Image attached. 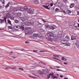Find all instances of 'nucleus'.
<instances>
[{"instance_id": "obj_1", "label": "nucleus", "mask_w": 79, "mask_h": 79, "mask_svg": "<svg viewBox=\"0 0 79 79\" xmlns=\"http://www.w3.org/2000/svg\"><path fill=\"white\" fill-rule=\"evenodd\" d=\"M69 40V37L68 36H66L64 38L62 39L61 41V45L62 44L64 45V44H66V43L63 42H68Z\"/></svg>"}, {"instance_id": "obj_2", "label": "nucleus", "mask_w": 79, "mask_h": 79, "mask_svg": "<svg viewBox=\"0 0 79 79\" xmlns=\"http://www.w3.org/2000/svg\"><path fill=\"white\" fill-rule=\"evenodd\" d=\"M29 7H27V6H25L24 7H19V11H23L24 10H25V11H26L28 10L29 9Z\"/></svg>"}, {"instance_id": "obj_3", "label": "nucleus", "mask_w": 79, "mask_h": 79, "mask_svg": "<svg viewBox=\"0 0 79 79\" xmlns=\"http://www.w3.org/2000/svg\"><path fill=\"white\" fill-rule=\"evenodd\" d=\"M26 31L25 32V35H27L29 34V31L31 30V27H27L25 28V29Z\"/></svg>"}, {"instance_id": "obj_4", "label": "nucleus", "mask_w": 79, "mask_h": 79, "mask_svg": "<svg viewBox=\"0 0 79 79\" xmlns=\"http://www.w3.org/2000/svg\"><path fill=\"white\" fill-rule=\"evenodd\" d=\"M6 17H5L4 18V22L7 25V21H6V18H10V17L11 16V15H10V13H8L6 15Z\"/></svg>"}, {"instance_id": "obj_5", "label": "nucleus", "mask_w": 79, "mask_h": 79, "mask_svg": "<svg viewBox=\"0 0 79 79\" xmlns=\"http://www.w3.org/2000/svg\"><path fill=\"white\" fill-rule=\"evenodd\" d=\"M47 36H48V37H51V38H53V34L52 33H51V32H49L48 34H47Z\"/></svg>"}, {"instance_id": "obj_6", "label": "nucleus", "mask_w": 79, "mask_h": 79, "mask_svg": "<svg viewBox=\"0 0 79 79\" xmlns=\"http://www.w3.org/2000/svg\"><path fill=\"white\" fill-rule=\"evenodd\" d=\"M27 13L29 14H32L33 13V10L31 8H29L28 9Z\"/></svg>"}, {"instance_id": "obj_7", "label": "nucleus", "mask_w": 79, "mask_h": 79, "mask_svg": "<svg viewBox=\"0 0 79 79\" xmlns=\"http://www.w3.org/2000/svg\"><path fill=\"white\" fill-rule=\"evenodd\" d=\"M46 5H48V6H45L44 5H43V6L45 8H46V9H48V10H50V8H48V6H50V4L48 3H47Z\"/></svg>"}, {"instance_id": "obj_8", "label": "nucleus", "mask_w": 79, "mask_h": 79, "mask_svg": "<svg viewBox=\"0 0 79 79\" xmlns=\"http://www.w3.org/2000/svg\"><path fill=\"white\" fill-rule=\"evenodd\" d=\"M71 40H76L77 39H76V37L74 36H73V35L71 36Z\"/></svg>"}, {"instance_id": "obj_9", "label": "nucleus", "mask_w": 79, "mask_h": 79, "mask_svg": "<svg viewBox=\"0 0 79 79\" xmlns=\"http://www.w3.org/2000/svg\"><path fill=\"white\" fill-rule=\"evenodd\" d=\"M24 23L26 26H30V23L27 21H25Z\"/></svg>"}, {"instance_id": "obj_10", "label": "nucleus", "mask_w": 79, "mask_h": 79, "mask_svg": "<svg viewBox=\"0 0 79 79\" xmlns=\"http://www.w3.org/2000/svg\"><path fill=\"white\" fill-rule=\"evenodd\" d=\"M34 2L35 4H36V5H37V4H38L39 3V1L38 0H35L34 1Z\"/></svg>"}, {"instance_id": "obj_11", "label": "nucleus", "mask_w": 79, "mask_h": 79, "mask_svg": "<svg viewBox=\"0 0 79 79\" xmlns=\"http://www.w3.org/2000/svg\"><path fill=\"white\" fill-rule=\"evenodd\" d=\"M19 26H15L14 27V29L15 30H18V29H19Z\"/></svg>"}, {"instance_id": "obj_12", "label": "nucleus", "mask_w": 79, "mask_h": 79, "mask_svg": "<svg viewBox=\"0 0 79 79\" xmlns=\"http://www.w3.org/2000/svg\"><path fill=\"white\" fill-rule=\"evenodd\" d=\"M53 38H52L51 37H48V40L49 41H51V42H52L53 41Z\"/></svg>"}, {"instance_id": "obj_13", "label": "nucleus", "mask_w": 79, "mask_h": 79, "mask_svg": "<svg viewBox=\"0 0 79 79\" xmlns=\"http://www.w3.org/2000/svg\"><path fill=\"white\" fill-rule=\"evenodd\" d=\"M7 23H8V24H10V25H11V26H12V24H11V21H10V19H7Z\"/></svg>"}, {"instance_id": "obj_14", "label": "nucleus", "mask_w": 79, "mask_h": 79, "mask_svg": "<svg viewBox=\"0 0 79 79\" xmlns=\"http://www.w3.org/2000/svg\"><path fill=\"white\" fill-rule=\"evenodd\" d=\"M20 19L22 21H24V23L25 21H26V19L24 17H21Z\"/></svg>"}, {"instance_id": "obj_15", "label": "nucleus", "mask_w": 79, "mask_h": 79, "mask_svg": "<svg viewBox=\"0 0 79 79\" xmlns=\"http://www.w3.org/2000/svg\"><path fill=\"white\" fill-rule=\"evenodd\" d=\"M33 36L35 37H38L39 34H33Z\"/></svg>"}, {"instance_id": "obj_16", "label": "nucleus", "mask_w": 79, "mask_h": 79, "mask_svg": "<svg viewBox=\"0 0 79 79\" xmlns=\"http://www.w3.org/2000/svg\"><path fill=\"white\" fill-rule=\"evenodd\" d=\"M22 14L20 12H18L17 13V15L18 16H19V17H20L21 16Z\"/></svg>"}, {"instance_id": "obj_17", "label": "nucleus", "mask_w": 79, "mask_h": 79, "mask_svg": "<svg viewBox=\"0 0 79 79\" xmlns=\"http://www.w3.org/2000/svg\"><path fill=\"white\" fill-rule=\"evenodd\" d=\"M45 26L48 29H50V26L48 25H45Z\"/></svg>"}, {"instance_id": "obj_18", "label": "nucleus", "mask_w": 79, "mask_h": 79, "mask_svg": "<svg viewBox=\"0 0 79 79\" xmlns=\"http://www.w3.org/2000/svg\"><path fill=\"white\" fill-rule=\"evenodd\" d=\"M51 75H52V73H49L48 75L47 76L48 79H49L51 76Z\"/></svg>"}, {"instance_id": "obj_19", "label": "nucleus", "mask_w": 79, "mask_h": 79, "mask_svg": "<svg viewBox=\"0 0 79 79\" xmlns=\"http://www.w3.org/2000/svg\"><path fill=\"white\" fill-rule=\"evenodd\" d=\"M13 11H18V10L17 8H14L13 9Z\"/></svg>"}, {"instance_id": "obj_20", "label": "nucleus", "mask_w": 79, "mask_h": 79, "mask_svg": "<svg viewBox=\"0 0 79 79\" xmlns=\"http://www.w3.org/2000/svg\"><path fill=\"white\" fill-rule=\"evenodd\" d=\"M11 2H9L6 5V8H8L10 6V4Z\"/></svg>"}, {"instance_id": "obj_21", "label": "nucleus", "mask_w": 79, "mask_h": 79, "mask_svg": "<svg viewBox=\"0 0 79 79\" xmlns=\"http://www.w3.org/2000/svg\"><path fill=\"white\" fill-rule=\"evenodd\" d=\"M50 29L51 30H53V29H55V27L52 26H50Z\"/></svg>"}, {"instance_id": "obj_22", "label": "nucleus", "mask_w": 79, "mask_h": 79, "mask_svg": "<svg viewBox=\"0 0 79 79\" xmlns=\"http://www.w3.org/2000/svg\"><path fill=\"white\" fill-rule=\"evenodd\" d=\"M69 6L70 8H73V7L74 6V4L73 3L71 4Z\"/></svg>"}, {"instance_id": "obj_23", "label": "nucleus", "mask_w": 79, "mask_h": 79, "mask_svg": "<svg viewBox=\"0 0 79 79\" xmlns=\"http://www.w3.org/2000/svg\"><path fill=\"white\" fill-rule=\"evenodd\" d=\"M30 24H31V26H33L34 25V22L32 21H31L30 22Z\"/></svg>"}, {"instance_id": "obj_24", "label": "nucleus", "mask_w": 79, "mask_h": 79, "mask_svg": "<svg viewBox=\"0 0 79 79\" xmlns=\"http://www.w3.org/2000/svg\"><path fill=\"white\" fill-rule=\"evenodd\" d=\"M0 21L1 22H0ZM0 22L1 24H2V23H4V20L0 19Z\"/></svg>"}, {"instance_id": "obj_25", "label": "nucleus", "mask_w": 79, "mask_h": 79, "mask_svg": "<svg viewBox=\"0 0 79 79\" xmlns=\"http://www.w3.org/2000/svg\"><path fill=\"white\" fill-rule=\"evenodd\" d=\"M66 12L69 15L70 14H71V11L70 10H67Z\"/></svg>"}, {"instance_id": "obj_26", "label": "nucleus", "mask_w": 79, "mask_h": 79, "mask_svg": "<svg viewBox=\"0 0 79 79\" xmlns=\"http://www.w3.org/2000/svg\"><path fill=\"white\" fill-rule=\"evenodd\" d=\"M65 44L67 46H70V43H69L67 42L66 43H65Z\"/></svg>"}, {"instance_id": "obj_27", "label": "nucleus", "mask_w": 79, "mask_h": 79, "mask_svg": "<svg viewBox=\"0 0 79 79\" xmlns=\"http://www.w3.org/2000/svg\"><path fill=\"white\" fill-rule=\"evenodd\" d=\"M20 29H21L22 30H24V26L23 25H22L21 26H20Z\"/></svg>"}, {"instance_id": "obj_28", "label": "nucleus", "mask_w": 79, "mask_h": 79, "mask_svg": "<svg viewBox=\"0 0 79 79\" xmlns=\"http://www.w3.org/2000/svg\"><path fill=\"white\" fill-rule=\"evenodd\" d=\"M44 36H40V39L41 40H42V39H44Z\"/></svg>"}, {"instance_id": "obj_29", "label": "nucleus", "mask_w": 79, "mask_h": 79, "mask_svg": "<svg viewBox=\"0 0 79 79\" xmlns=\"http://www.w3.org/2000/svg\"><path fill=\"white\" fill-rule=\"evenodd\" d=\"M73 28L74 30H77V26H75Z\"/></svg>"}, {"instance_id": "obj_30", "label": "nucleus", "mask_w": 79, "mask_h": 79, "mask_svg": "<svg viewBox=\"0 0 79 79\" xmlns=\"http://www.w3.org/2000/svg\"><path fill=\"white\" fill-rule=\"evenodd\" d=\"M55 50H58L59 49V47H58V46L55 47Z\"/></svg>"}, {"instance_id": "obj_31", "label": "nucleus", "mask_w": 79, "mask_h": 79, "mask_svg": "<svg viewBox=\"0 0 79 79\" xmlns=\"http://www.w3.org/2000/svg\"><path fill=\"white\" fill-rule=\"evenodd\" d=\"M15 22L16 23H19V21H18V20L15 19Z\"/></svg>"}, {"instance_id": "obj_32", "label": "nucleus", "mask_w": 79, "mask_h": 79, "mask_svg": "<svg viewBox=\"0 0 79 79\" xmlns=\"http://www.w3.org/2000/svg\"><path fill=\"white\" fill-rule=\"evenodd\" d=\"M40 32H44V30L42 28H41L40 29Z\"/></svg>"}, {"instance_id": "obj_33", "label": "nucleus", "mask_w": 79, "mask_h": 79, "mask_svg": "<svg viewBox=\"0 0 79 79\" xmlns=\"http://www.w3.org/2000/svg\"><path fill=\"white\" fill-rule=\"evenodd\" d=\"M10 19H14V17H13L12 16H10Z\"/></svg>"}, {"instance_id": "obj_34", "label": "nucleus", "mask_w": 79, "mask_h": 79, "mask_svg": "<svg viewBox=\"0 0 79 79\" xmlns=\"http://www.w3.org/2000/svg\"><path fill=\"white\" fill-rule=\"evenodd\" d=\"M51 73L52 74V75H51V77L53 79V78H54V77L53 76V73Z\"/></svg>"}, {"instance_id": "obj_35", "label": "nucleus", "mask_w": 79, "mask_h": 79, "mask_svg": "<svg viewBox=\"0 0 79 79\" xmlns=\"http://www.w3.org/2000/svg\"><path fill=\"white\" fill-rule=\"evenodd\" d=\"M40 52H42V53H44V52H46V51L44 50H41L40 51Z\"/></svg>"}, {"instance_id": "obj_36", "label": "nucleus", "mask_w": 79, "mask_h": 79, "mask_svg": "<svg viewBox=\"0 0 79 79\" xmlns=\"http://www.w3.org/2000/svg\"><path fill=\"white\" fill-rule=\"evenodd\" d=\"M59 10H60L58 8H57L56 9V11H59Z\"/></svg>"}, {"instance_id": "obj_37", "label": "nucleus", "mask_w": 79, "mask_h": 79, "mask_svg": "<svg viewBox=\"0 0 79 79\" xmlns=\"http://www.w3.org/2000/svg\"><path fill=\"white\" fill-rule=\"evenodd\" d=\"M40 63H41V64H44V65H46V64L45 63H44L42 62L41 61Z\"/></svg>"}, {"instance_id": "obj_38", "label": "nucleus", "mask_w": 79, "mask_h": 79, "mask_svg": "<svg viewBox=\"0 0 79 79\" xmlns=\"http://www.w3.org/2000/svg\"><path fill=\"white\" fill-rule=\"evenodd\" d=\"M37 51H38V50H36V51H35V50H33V52L34 53H36V52H37Z\"/></svg>"}, {"instance_id": "obj_39", "label": "nucleus", "mask_w": 79, "mask_h": 79, "mask_svg": "<svg viewBox=\"0 0 79 79\" xmlns=\"http://www.w3.org/2000/svg\"><path fill=\"white\" fill-rule=\"evenodd\" d=\"M19 70H22V71H23L24 70V69L22 68H19Z\"/></svg>"}, {"instance_id": "obj_40", "label": "nucleus", "mask_w": 79, "mask_h": 79, "mask_svg": "<svg viewBox=\"0 0 79 79\" xmlns=\"http://www.w3.org/2000/svg\"><path fill=\"white\" fill-rule=\"evenodd\" d=\"M8 29H12L11 27V26H8Z\"/></svg>"}, {"instance_id": "obj_41", "label": "nucleus", "mask_w": 79, "mask_h": 79, "mask_svg": "<svg viewBox=\"0 0 79 79\" xmlns=\"http://www.w3.org/2000/svg\"><path fill=\"white\" fill-rule=\"evenodd\" d=\"M25 44H29L30 43H29V42H28V41H26L25 42Z\"/></svg>"}, {"instance_id": "obj_42", "label": "nucleus", "mask_w": 79, "mask_h": 79, "mask_svg": "<svg viewBox=\"0 0 79 79\" xmlns=\"http://www.w3.org/2000/svg\"><path fill=\"white\" fill-rule=\"evenodd\" d=\"M29 77H31V78H33L34 79H35V77H32L31 76H29Z\"/></svg>"}, {"instance_id": "obj_43", "label": "nucleus", "mask_w": 79, "mask_h": 79, "mask_svg": "<svg viewBox=\"0 0 79 79\" xmlns=\"http://www.w3.org/2000/svg\"><path fill=\"white\" fill-rule=\"evenodd\" d=\"M76 46H77V48H79V44H77Z\"/></svg>"}, {"instance_id": "obj_44", "label": "nucleus", "mask_w": 79, "mask_h": 79, "mask_svg": "<svg viewBox=\"0 0 79 79\" xmlns=\"http://www.w3.org/2000/svg\"><path fill=\"white\" fill-rule=\"evenodd\" d=\"M57 71H63V70H60V69H57L56 70Z\"/></svg>"}, {"instance_id": "obj_45", "label": "nucleus", "mask_w": 79, "mask_h": 79, "mask_svg": "<svg viewBox=\"0 0 79 79\" xmlns=\"http://www.w3.org/2000/svg\"><path fill=\"white\" fill-rule=\"evenodd\" d=\"M53 79H58L57 76H55L54 77Z\"/></svg>"}, {"instance_id": "obj_46", "label": "nucleus", "mask_w": 79, "mask_h": 79, "mask_svg": "<svg viewBox=\"0 0 79 79\" xmlns=\"http://www.w3.org/2000/svg\"><path fill=\"white\" fill-rule=\"evenodd\" d=\"M62 60H63V61H64V57H62L61 58Z\"/></svg>"}, {"instance_id": "obj_47", "label": "nucleus", "mask_w": 79, "mask_h": 79, "mask_svg": "<svg viewBox=\"0 0 79 79\" xmlns=\"http://www.w3.org/2000/svg\"><path fill=\"white\" fill-rule=\"evenodd\" d=\"M11 57L12 58H14V59H15V58H16V57L13 56H11Z\"/></svg>"}, {"instance_id": "obj_48", "label": "nucleus", "mask_w": 79, "mask_h": 79, "mask_svg": "<svg viewBox=\"0 0 79 79\" xmlns=\"http://www.w3.org/2000/svg\"><path fill=\"white\" fill-rule=\"evenodd\" d=\"M62 12L64 13H65V14H66V12H65V10H63L62 11Z\"/></svg>"}, {"instance_id": "obj_49", "label": "nucleus", "mask_w": 79, "mask_h": 79, "mask_svg": "<svg viewBox=\"0 0 79 79\" xmlns=\"http://www.w3.org/2000/svg\"><path fill=\"white\" fill-rule=\"evenodd\" d=\"M53 4L52 3H51L50 6H53Z\"/></svg>"}, {"instance_id": "obj_50", "label": "nucleus", "mask_w": 79, "mask_h": 79, "mask_svg": "<svg viewBox=\"0 0 79 79\" xmlns=\"http://www.w3.org/2000/svg\"><path fill=\"white\" fill-rule=\"evenodd\" d=\"M42 21H43L44 23H46V21L45 20H43V19H42Z\"/></svg>"}, {"instance_id": "obj_51", "label": "nucleus", "mask_w": 79, "mask_h": 79, "mask_svg": "<svg viewBox=\"0 0 79 79\" xmlns=\"http://www.w3.org/2000/svg\"><path fill=\"white\" fill-rule=\"evenodd\" d=\"M54 56L55 57H57V55H53L52 56Z\"/></svg>"}, {"instance_id": "obj_52", "label": "nucleus", "mask_w": 79, "mask_h": 79, "mask_svg": "<svg viewBox=\"0 0 79 79\" xmlns=\"http://www.w3.org/2000/svg\"><path fill=\"white\" fill-rule=\"evenodd\" d=\"M77 15H79V11H77Z\"/></svg>"}, {"instance_id": "obj_53", "label": "nucleus", "mask_w": 79, "mask_h": 79, "mask_svg": "<svg viewBox=\"0 0 79 79\" xmlns=\"http://www.w3.org/2000/svg\"><path fill=\"white\" fill-rule=\"evenodd\" d=\"M56 68H60V67L56 66Z\"/></svg>"}, {"instance_id": "obj_54", "label": "nucleus", "mask_w": 79, "mask_h": 79, "mask_svg": "<svg viewBox=\"0 0 79 79\" xmlns=\"http://www.w3.org/2000/svg\"><path fill=\"white\" fill-rule=\"evenodd\" d=\"M60 77H61V78H62V77H63V75H60Z\"/></svg>"}, {"instance_id": "obj_55", "label": "nucleus", "mask_w": 79, "mask_h": 79, "mask_svg": "<svg viewBox=\"0 0 79 79\" xmlns=\"http://www.w3.org/2000/svg\"><path fill=\"white\" fill-rule=\"evenodd\" d=\"M60 56L59 55H57V58H60Z\"/></svg>"}, {"instance_id": "obj_56", "label": "nucleus", "mask_w": 79, "mask_h": 79, "mask_svg": "<svg viewBox=\"0 0 79 79\" xmlns=\"http://www.w3.org/2000/svg\"><path fill=\"white\" fill-rule=\"evenodd\" d=\"M0 1L4 2L5 1L4 0H0Z\"/></svg>"}, {"instance_id": "obj_57", "label": "nucleus", "mask_w": 79, "mask_h": 79, "mask_svg": "<svg viewBox=\"0 0 79 79\" xmlns=\"http://www.w3.org/2000/svg\"><path fill=\"white\" fill-rule=\"evenodd\" d=\"M64 64H67V63H66V62H64Z\"/></svg>"}, {"instance_id": "obj_58", "label": "nucleus", "mask_w": 79, "mask_h": 79, "mask_svg": "<svg viewBox=\"0 0 79 79\" xmlns=\"http://www.w3.org/2000/svg\"><path fill=\"white\" fill-rule=\"evenodd\" d=\"M64 2H66L67 1V0H63Z\"/></svg>"}, {"instance_id": "obj_59", "label": "nucleus", "mask_w": 79, "mask_h": 79, "mask_svg": "<svg viewBox=\"0 0 79 79\" xmlns=\"http://www.w3.org/2000/svg\"><path fill=\"white\" fill-rule=\"evenodd\" d=\"M12 68V69H16V68L15 67H14L13 68Z\"/></svg>"}, {"instance_id": "obj_60", "label": "nucleus", "mask_w": 79, "mask_h": 79, "mask_svg": "<svg viewBox=\"0 0 79 79\" xmlns=\"http://www.w3.org/2000/svg\"><path fill=\"white\" fill-rule=\"evenodd\" d=\"M24 49H21V51H24Z\"/></svg>"}, {"instance_id": "obj_61", "label": "nucleus", "mask_w": 79, "mask_h": 79, "mask_svg": "<svg viewBox=\"0 0 79 79\" xmlns=\"http://www.w3.org/2000/svg\"><path fill=\"white\" fill-rule=\"evenodd\" d=\"M64 79H68V78H66V77L64 78Z\"/></svg>"}, {"instance_id": "obj_62", "label": "nucleus", "mask_w": 79, "mask_h": 79, "mask_svg": "<svg viewBox=\"0 0 79 79\" xmlns=\"http://www.w3.org/2000/svg\"><path fill=\"white\" fill-rule=\"evenodd\" d=\"M56 60H59V59H58V58H56Z\"/></svg>"}, {"instance_id": "obj_63", "label": "nucleus", "mask_w": 79, "mask_h": 79, "mask_svg": "<svg viewBox=\"0 0 79 79\" xmlns=\"http://www.w3.org/2000/svg\"><path fill=\"white\" fill-rule=\"evenodd\" d=\"M15 38H17L18 39H19V38H18V37H15Z\"/></svg>"}, {"instance_id": "obj_64", "label": "nucleus", "mask_w": 79, "mask_h": 79, "mask_svg": "<svg viewBox=\"0 0 79 79\" xmlns=\"http://www.w3.org/2000/svg\"><path fill=\"white\" fill-rule=\"evenodd\" d=\"M53 59H56V58L55 57H53Z\"/></svg>"}]
</instances>
